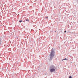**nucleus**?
<instances>
[{
  "label": "nucleus",
  "mask_w": 78,
  "mask_h": 78,
  "mask_svg": "<svg viewBox=\"0 0 78 78\" xmlns=\"http://www.w3.org/2000/svg\"><path fill=\"white\" fill-rule=\"evenodd\" d=\"M54 55H55V51H51L50 55H49L50 59H53V58L54 57Z\"/></svg>",
  "instance_id": "1"
},
{
  "label": "nucleus",
  "mask_w": 78,
  "mask_h": 78,
  "mask_svg": "<svg viewBox=\"0 0 78 78\" xmlns=\"http://www.w3.org/2000/svg\"><path fill=\"white\" fill-rule=\"evenodd\" d=\"M55 69H56V67L53 65H52L50 68V71L51 72H53L55 71Z\"/></svg>",
  "instance_id": "2"
},
{
  "label": "nucleus",
  "mask_w": 78,
  "mask_h": 78,
  "mask_svg": "<svg viewBox=\"0 0 78 78\" xmlns=\"http://www.w3.org/2000/svg\"><path fill=\"white\" fill-rule=\"evenodd\" d=\"M64 60H66V61H67V60H68L66 58H65V59H63L62 60V61H64Z\"/></svg>",
  "instance_id": "3"
},
{
  "label": "nucleus",
  "mask_w": 78,
  "mask_h": 78,
  "mask_svg": "<svg viewBox=\"0 0 78 78\" xmlns=\"http://www.w3.org/2000/svg\"><path fill=\"white\" fill-rule=\"evenodd\" d=\"M26 21H27V22H29V21H30L29 20H26Z\"/></svg>",
  "instance_id": "4"
},
{
  "label": "nucleus",
  "mask_w": 78,
  "mask_h": 78,
  "mask_svg": "<svg viewBox=\"0 0 78 78\" xmlns=\"http://www.w3.org/2000/svg\"><path fill=\"white\" fill-rule=\"evenodd\" d=\"M2 42V41H1V38H0V44H1Z\"/></svg>",
  "instance_id": "5"
},
{
  "label": "nucleus",
  "mask_w": 78,
  "mask_h": 78,
  "mask_svg": "<svg viewBox=\"0 0 78 78\" xmlns=\"http://www.w3.org/2000/svg\"><path fill=\"white\" fill-rule=\"evenodd\" d=\"M69 78H72V76H70L69 77Z\"/></svg>",
  "instance_id": "6"
},
{
  "label": "nucleus",
  "mask_w": 78,
  "mask_h": 78,
  "mask_svg": "<svg viewBox=\"0 0 78 78\" xmlns=\"http://www.w3.org/2000/svg\"><path fill=\"white\" fill-rule=\"evenodd\" d=\"M46 19H48V18L47 17H45Z\"/></svg>",
  "instance_id": "7"
},
{
  "label": "nucleus",
  "mask_w": 78,
  "mask_h": 78,
  "mask_svg": "<svg viewBox=\"0 0 78 78\" xmlns=\"http://www.w3.org/2000/svg\"><path fill=\"white\" fill-rule=\"evenodd\" d=\"M20 22H22V20H20L19 21Z\"/></svg>",
  "instance_id": "8"
},
{
  "label": "nucleus",
  "mask_w": 78,
  "mask_h": 78,
  "mask_svg": "<svg viewBox=\"0 0 78 78\" xmlns=\"http://www.w3.org/2000/svg\"><path fill=\"white\" fill-rule=\"evenodd\" d=\"M64 32L65 33H66V30Z\"/></svg>",
  "instance_id": "9"
}]
</instances>
